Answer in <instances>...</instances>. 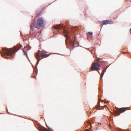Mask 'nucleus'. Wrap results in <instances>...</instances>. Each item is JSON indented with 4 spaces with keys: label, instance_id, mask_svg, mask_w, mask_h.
<instances>
[{
    "label": "nucleus",
    "instance_id": "1",
    "mask_svg": "<svg viewBox=\"0 0 131 131\" xmlns=\"http://www.w3.org/2000/svg\"><path fill=\"white\" fill-rule=\"evenodd\" d=\"M20 48V46L18 47L15 46L14 48L8 49L7 48H3L2 49L3 52L2 53V56L6 55L7 56H12L15 52L17 51Z\"/></svg>",
    "mask_w": 131,
    "mask_h": 131
},
{
    "label": "nucleus",
    "instance_id": "2",
    "mask_svg": "<svg viewBox=\"0 0 131 131\" xmlns=\"http://www.w3.org/2000/svg\"><path fill=\"white\" fill-rule=\"evenodd\" d=\"M45 52L47 53V52L44 50H43L42 51H40L38 50L36 54L35 57L37 60V62L38 63L39 62L40 60V57H41L42 58H44L48 57L49 55H48L46 54H45L43 53Z\"/></svg>",
    "mask_w": 131,
    "mask_h": 131
},
{
    "label": "nucleus",
    "instance_id": "3",
    "mask_svg": "<svg viewBox=\"0 0 131 131\" xmlns=\"http://www.w3.org/2000/svg\"><path fill=\"white\" fill-rule=\"evenodd\" d=\"M44 22L43 18L42 17L38 18L37 20V23L34 24V26L38 29L43 26Z\"/></svg>",
    "mask_w": 131,
    "mask_h": 131
},
{
    "label": "nucleus",
    "instance_id": "4",
    "mask_svg": "<svg viewBox=\"0 0 131 131\" xmlns=\"http://www.w3.org/2000/svg\"><path fill=\"white\" fill-rule=\"evenodd\" d=\"M100 66V65L97 62H94L92 64L91 67L90 68V69L91 71H92L94 70H95L98 71L99 73V72L98 71L100 70L99 68Z\"/></svg>",
    "mask_w": 131,
    "mask_h": 131
},
{
    "label": "nucleus",
    "instance_id": "5",
    "mask_svg": "<svg viewBox=\"0 0 131 131\" xmlns=\"http://www.w3.org/2000/svg\"><path fill=\"white\" fill-rule=\"evenodd\" d=\"M116 109V111L115 110V115L116 114L118 115H119L121 113L123 112L128 110L127 108H122L119 109L115 107V109Z\"/></svg>",
    "mask_w": 131,
    "mask_h": 131
},
{
    "label": "nucleus",
    "instance_id": "6",
    "mask_svg": "<svg viewBox=\"0 0 131 131\" xmlns=\"http://www.w3.org/2000/svg\"><path fill=\"white\" fill-rule=\"evenodd\" d=\"M71 45L73 47H73H77L78 46L79 44L77 42V40L76 39H75L73 41H72L70 42Z\"/></svg>",
    "mask_w": 131,
    "mask_h": 131
},
{
    "label": "nucleus",
    "instance_id": "7",
    "mask_svg": "<svg viewBox=\"0 0 131 131\" xmlns=\"http://www.w3.org/2000/svg\"><path fill=\"white\" fill-rule=\"evenodd\" d=\"M112 21L111 20H104L101 22V24L102 25H106L107 24H111L112 23Z\"/></svg>",
    "mask_w": 131,
    "mask_h": 131
},
{
    "label": "nucleus",
    "instance_id": "8",
    "mask_svg": "<svg viewBox=\"0 0 131 131\" xmlns=\"http://www.w3.org/2000/svg\"><path fill=\"white\" fill-rule=\"evenodd\" d=\"M63 32H64V34L65 37L67 38L66 39V43H67L66 41L67 40V39H68L69 38V37L67 35V34H68V32L66 30L64 31Z\"/></svg>",
    "mask_w": 131,
    "mask_h": 131
},
{
    "label": "nucleus",
    "instance_id": "9",
    "mask_svg": "<svg viewBox=\"0 0 131 131\" xmlns=\"http://www.w3.org/2000/svg\"><path fill=\"white\" fill-rule=\"evenodd\" d=\"M63 27V26L61 25H56L53 27L54 28L56 29H61Z\"/></svg>",
    "mask_w": 131,
    "mask_h": 131
},
{
    "label": "nucleus",
    "instance_id": "10",
    "mask_svg": "<svg viewBox=\"0 0 131 131\" xmlns=\"http://www.w3.org/2000/svg\"><path fill=\"white\" fill-rule=\"evenodd\" d=\"M101 99H100L98 101V103H97V105L95 106V108L96 109H99V108L100 107V103Z\"/></svg>",
    "mask_w": 131,
    "mask_h": 131
},
{
    "label": "nucleus",
    "instance_id": "11",
    "mask_svg": "<svg viewBox=\"0 0 131 131\" xmlns=\"http://www.w3.org/2000/svg\"><path fill=\"white\" fill-rule=\"evenodd\" d=\"M105 70L106 69H104V70H103L100 76V79L101 80H102V78L104 74V72Z\"/></svg>",
    "mask_w": 131,
    "mask_h": 131
},
{
    "label": "nucleus",
    "instance_id": "12",
    "mask_svg": "<svg viewBox=\"0 0 131 131\" xmlns=\"http://www.w3.org/2000/svg\"><path fill=\"white\" fill-rule=\"evenodd\" d=\"M105 70L106 69H104V70H103L100 76V79L101 80H102V78L104 74V72Z\"/></svg>",
    "mask_w": 131,
    "mask_h": 131
},
{
    "label": "nucleus",
    "instance_id": "13",
    "mask_svg": "<svg viewBox=\"0 0 131 131\" xmlns=\"http://www.w3.org/2000/svg\"><path fill=\"white\" fill-rule=\"evenodd\" d=\"M77 28L74 27L72 29V31L73 33H75L77 32L78 31H77Z\"/></svg>",
    "mask_w": 131,
    "mask_h": 131
},
{
    "label": "nucleus",
    "instance_id": "14",
    "mask_svg": "<svg viewBox=\"0 0 131 131\" xmlns=\"http://www.w3.org/2000/svg\"><path fill=\"white\" fill-rule=\"evenodd\" d=\"M88 34L91 36H92V32H88Z\"/></svg>",
    "mask_w": 131,
    "mask_h": 131
},
{
    "label": "nucleus",
    "instance_id": "15",
    "mask_svg": "<svg viewBox=\"0 0 131 131\" xmlns=\"http://www.w3.org/2000/svg\"><path fill=\"white\" fill-rule=\"evenodd\" d=\"M101 101H102V102H103V101H105V103H107V101H106V100H102Z\"/></svg>",
    "mask_w": 131,
    "mask_h": 131
},
{
    "label": "nucleus",
    "instance_id": "16",
    "mask_svg": "<svg viewBox=\"0 0 131 131\" xmlns=\"http://www.w3.org/2000/svg\"><path fill=\"white\" fill-rule=\"evenodd\" d=\"M100 60V59L98 58H97L96 59V61L97 62L99 60Z\"/></svg>",
    "mask_w": 131,
    "mask_h": 131
},
{
    "label": "nucleus",
    "instance_id": "17",
    "mask_svg": "<svg viewBox=\"0 0 131 131\" xmlns=\"http://www.w3.org/2000/svg\"><path fill=\"white\" fill-rule=\"evenodd\" d=\"M24 51V55H26V57H27L28 56H27V54L26 53V52H24V51Z\"/></svg>",
    "mask_w": 131,
    "mask_h": 131
},
{
    "label": "nucleus",
    "instance_id": "18",
    "mask_svg": "<svg viewBox=\"0 0 131 131\" xmlns=\"http://www.w3.org/2000/svg\"><path fill=\"white\" fill-rule=\"evenodd\" d=\"M89 125L90 126V128H91V127H92V126L91 125V124L90 123H89Z\"/></svg>",
    "mask_w": 131,
    "mask_h": 131
},
{
    "label": "nucleus",
    "instance_id": "19",
    "mask_svg": "<svg viewBox=\"0 0 131 131\" xmlns=\"http://www.w3.org/2000/svg\"><path fill=\"white\" fill-rule=\"evenodd\" d=\"M85 131H90V129H86L85 130Z\"/></svg>",
    "mask_w": 131,
    "mask_h": 131
},
{
    "label": "nucleus",
    "instance_id": "20",
    "mask_svg": "<svg viewBox=\"0 0 131 131\" xmlns=\"http://www.w3.org/2000/svg\"><path fill=\"white\" fill-rule=\"evenodd\" d=\"M110 118L111 119H111L112 121H113V119H112L113 117H112V116L110 117Z\"/></svg>",
    "mask_w": 131,
    "mask_h": 131
},
{
    "label": "nucleus",
    "instance_id": "21",
    "mask_svg": "<svg viewBox=\"0 0 131 131\" xmlns=\"http://www.w3.org/2000/svg\"><path fill=\"white\" fill-rule=\"evenodd\" d=\"M48 127V129H49V130H52L51 128H49V127Z\"/></svg>",
    "mask_w": 131,
    "mask_h": 131
},
{
    "label": "nucleus",
    "instance_id": "22",
    "mask_svg": "<svg viewBox=\"0 0 131 131\" xmlns=\"http://www.w3.org/2000/svg\"><path fill=\"white\" fill-rule=\"evenodd\" d=\"M104 106L105 107H107V105H105Z\"/></svg>",
    "mask_w": 131,
    "mask_h": 131
},
{
    "label": "nucleus",
    "instance_id": "23",
    "mask_svg": "<svg viewBox=\"0 0 131 131\" xmlns=\"http://www.w3.org/2000/svg\"><path fill=\"white\" fill-rule=\"evenodd\" d=\"M110 128H111V127H110Z\"/></svg>",
    "mask_w": 131,
    "mask_h": 131
},
{
    "label": "nucleus",
    "instance_id": "24",
    "mask_svg": "<svg viewBox=\"0 0 131 131\" xmlns=\"http://www.w3.org/2000/svg\"><path fill=\"white\" fill-rule=\"evenodd\" d=\"M113 114H114V113H113Z\"/></svg>",
    "mask_w": 131,
    "mask_h": 131
}]
</instances>
